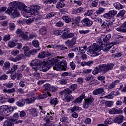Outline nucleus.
<instances>
[{
  "label": "nucleus",
  "mask_w": 126,
  "mask_h": 126,
  "mask_svg": "<svg viewBox=\"0 0 126 126\" xmlns=\"http://www.w3.org/2000/svg\"><path fill=\"white\" fill-rule=\"evenodd\" d=\"M114 66H115V64L113 63L99 65L98 67H95L93 71V74L95 75L98 74V73H100V72L106 73L109 70H112Z\"/></svg>",
  "instance_id": "f257e3e1"
},
{
  "label": "nucleus",
  "mask_w": 126,
  "mask_h": 126,
  "mask_svg": "<svg viewBox=\"0 0 126 126\" xmlns=\"http://www.w3.org/2000/svg\"><path fill=\"white\" fill-rule=\"evenodd\" d=\"M72 94V91L69 89V88L65 89L64 90L60 92V95H64V98L65 101H66L68 103L72 101L74 97L70 94Z\"/></svg>",
  "instance_id": "f03ea898"
},
{
  "label": "nucleus",
  "mask_w": 126,
  "mask_h": 126,
  "mask_svg": "<svg viewBox=\"0 0 126 126\" xmlns=\"http://www.w3.org/2000/svg\"><path fill=\"white\" fill-rule=\"evenodd\" d=\"M90 49L89 50V54L91 57H97L100 55L99 52L101 51V46L99 47L95 43H94L92 46H90Z\"/></svg>",
  "instance_id": "7ed1b4c3"
},
{
  "label": "nucleus",
  "mask_w": 126,
  "mask_h": 126,
  "mask_svg": "<svg viewBox=\"0 0 126 126\" xmlns=\"http://www.w3.org/2000/svg\"><path fill=\"white\" fill-rule=\"evenodd\" d=\"M67 68V64H66V61L65 60H63L59 61L53 66V69L54 70H57L58 71H62V70H66Z\"/></svg>",
  "instance_id": "20e7f679"
},
{
  "label": "nucleus",
  "mask_w": 126,
  "mask_h": 126,
  "mask_svg": "<svg viewBox=\"0 0 126 126\" xmlns=\"http://www.w3.org/2000/svg\"><path fill=\"white\" fill-rule=\"evenodd\" d=\"M14 111V108L9 105H3L0 107V113L5 114L6 116L10 115Z\"/></svg>",
  "instance_id": "39448f33"
},
{
  "label": "nucleus",
  "mask_w": 126,
  "mask_h": 126,
  "mask_svg": "<svg viewBox=\"0 0 126 126\" xmlns=\"http://www.w3.org/2000/svg\"><path fill=\"white\" fill-rule=\"evenodd\" d=\"M42 63V61L38 59H35L32 61L30 63V65L32 67V68L34 71L37 72L38 71V68L41 66Z\"/></svg>",
  "instance_id": "423d86ee"
},
{
  "label": "nucleus",
  "mask_w": 126,
  "mask_h": 126,
  "mask_svg": "<svg viewBox=\"0 0 126 126\" xmlns=\"http://www.w3.org/2000/svg\"><path fill=\"white\" fill-rule=\"evenodd\" d=\"M5 13L8 14V15H10L12 18H16V17H19V15L20 14L17 9H14L12 10H6L5 11Z\"/></svg>",
  "instance_id": "0eeeda50"
},
{
  "label": "nucleus",
  "mask_w": 126,
  "mask_h": 126,
  "mask_svg": "<svg viewBox=\"0 0 126 126\" xmlns=\"http://www.w3.org/2000/svg\"><path fill=\"white\" fill-rule=\"evenodd\" d=\"M84 101L83 107L84 109H88V107L94 102V98L91 95H90L87 98H85Z\"/></svg>",
  "instance_id": "6e6552de"
},
{
  "label": "nucleus",
  "mask_w": 126,
  "mask_h": 126,
  "mask_svg": "<svg viewBox=\"0 0 126 126\" xmlns=\"http://www.w3.org/2000/svg\"><path fill=\"white\" fill-rule=\"evenodd\" d=\"M50 68H51V66H50L49 63L44 62L43 63L42 62L41 65L39 67L38 70H40V71L46 72V71H48Z\"/></svg>",
  "instance_id": "1a4fd4ad"
},
{
  "label": "nucleus",
  "mask_w": 126,
  "mask_h": 126,
  "mask_svg": "<svg viewBox=\"0 0 126 126\" xmlns=\"http://www.w3.org/2000/svg\"><path fill=\"white\" fill-rule=\"evenodd\" d=\"M76 36H74L70 40L68 39L65 42V45H67L68 48H73V46L76 43Z\"/></svg>",
  "instance_id": "9d476101"
},
{
  "label": "nucleus",
  "mask_w": 126,
  "mask_h": 126,
  "mask_svg": "<svg viewBox=\"0 0 126 126\" xmlns=\"http://www.w3.org/2000/svg\"><path fill=\"white\" fill-rule=\"evenodd\" d=\"M94 95H97L98 96H104L105 95V91L104 88H100L94 90L93 92Z\"/></svg>",
  "instance_id": "9b49d317"
},
{
  "label": "nucleus",
  "mask_w": 126,
  "mask_h": 126,
  "mask_svg": "<svg viewBox=\"0 0 126 126\" xmlns=\"http://www.w3.org/2000/svg\"><path fill=\"white\" fill-rule=\"evenodd\" d=\"M82 24L87 27H90L93 24V21L88 18H85L81 21Z\"/></svg>",
  "instance_id": "f8f14e48"
},
{
  "label": "nucleus",
  "mask_w": 126,
  "mask_h": 126,
  "mask_svg": "<svg viewBox=\"0 0 126 126\" xmlns=\"http://www.w3.org/2000/svg\"><path fill=\"white\" fill-rule=\"evenodd\" d=\"M18 2L16 1L11 2L9 4V7L7 8V10H11L12 9H18Z\"/></svg>",
  "instance_id": "ddd939ff"
},
{
  "label": "nucleus",
  "mask_w": 126,
  "mask_h": 126,
  "mask_svg": "<svg viewBox=\"0 0 126 126\" xmlns=\"http://www.w3.org/2000/svg\"><path fill=\"white\" fill-rule=\"evenodd\" d=\"M110 115H117V114H123V110L121 109H117L113 108L109 110Z\"/></svg>",
  "instance_id": "4468645a"
},
{
  "label": "nucleus",
  "mask_w": 126,
  "mask_h": 126,
  "mask_svg": "<svg viewBox=\"0 0 126 126\" xmlns=\"http://www.w3.org/2000/svg\"><path fill=\"white\" fill-rule=\"evenodd\" d=\"M47 48H59L62 51H65V50H67V47H65L64 45H48L46 46Z\"/></svg>",
  "instance_id": "2eb2a0df"
},
{
  "label": "nucleus",
  "mask_w": 126,
  "mask_h": 126,
  "mask_svg": "<svg viewBox=\"0 0 126 126\" xmlns=\"http://www.w3.org/2000/svg\"><path fill=\"white\" fill-rule=\"evenodd\" d=\"M117 31L118 32H121L122 33H126V21L120 27L116 29Z\"/></svg>",
  "instance_id": "dca6fc26"
},
{
  "label": "nucleus",
  "mask_w": 126,
  "mask_h": 126,
  "mask_svg": "<svg viewBox=\"0 0 126 126\" xmlns=\"http://www.w3.org/2000/svg\"><path fill=\"white\" fill-rule=\"evenodd\" d=\"M113 121L114 123L116 124H122L124 122V116L123 115H120L114 118Z\"/></svg>",
  "instance_id": "f3484780"
},
{
  "label": "nucleus",
  "mask_w": 126,
  "mask_h": 126,
  "mask_svg": "<svg viewBox=\"0 0 126 126\" xmlns=\"http://www.w3.org/2000/svg\"><path fill=\"white\" fill-rule=\"evenodd\" d=\"M25 56L23 54H20L17 55L15 58H11V61L12 62H14V63H16V62H18V61H21L23 59H24Z\"/></svg>",
  "instance_id": "a211bd4d"
},
{
  "label": "nucleus",
  "mask_w": 126,
  "mask_h": 126,
  "mask_svg": "<svg viewBox=\"0 0 126 126\" xmlns=\"http://www.w3.org/2000/svg\"><path fill=\"white\" fill-rule=\"evenodd\" d=\"M49 56H51V54L48 52L42 51L39 53L37 57L38 59H45V58H48Z\"/></svg>",
  "instance_id": "6ab92c4d"
},
{
  "label": "nucleus",
  "mask_w": 126,
  "mask_h": 126,
  "mask_svg": "<svg viewBox=\"0 0 126 126\" xmlns=\"http://www.w3.org/2000/svg\"><path fill=\"white\" fill-rule=\"evenodd\" d=\"M82 110L81 107L78 106H74L73 107H70L68 109V113H74V112H77V111H81Z\"/></svg>",
  "instance_id": "aec40b11"
},
{
  "label": "nucleus",
  "mask_w": 126,
  "mask_h": 126,
  "mask_svg": "<svg viewBox=\"0 0 126 126\" xmlns=\"http://www.w3.org/2000/svg\"><path fill=\"white\" fill-rule=\"evenodd\" d=\"M51 85L50 84H45L43 85V88H44L45 91L47 92V94L50 97L52 96V95L50 94V90H51Z\"/></svg>",
  "instance_id": "412c9836"
},
{
  "label": "nucleus",
  "mask_w": 126,
  "mask_h": 126,
  "mask_svg": "<svg viewBox=\"0 0 126 126\" xmlns=\"http://www.w3.org/2000/svg\"><path fill=\"white\" fill-rule=\"evenodd\" d=\"M83 99H84V95H81L80 96L75 99L73 100V103H74V104L75 105H78V104H80V103L82 102V100H83Z\"/></svg>",
  "instance_id": "4be33fe9"
},
{
  "label": "nucleus",
  "mask_w": 126,
  "mask_h": 126,
  "mask_svg": "<svg viewBox=\"0 0 126 126\" xmlns=\"http://www.w3.org/2000/svg\"><path fill=\"white\" fill-rule=\"evenodd\" d=\"M111 48H112V47H111V46L109 44H101L100 45V49H101V50H102L105 52H108V51H109Z\"/></svg>",
  "instance_id": "5701e85b"
},
{
  "label": "nucleus",
  "mask_w": 126,
  "mask_h": 126,
  "mask_svg": "<svg viewBox=\"0 0 126 126\" xmlns=\"http://www.w3.org/2000/svg\"><path fill=\"white\" fill-rule=\"evenodd\" d=\"M32 14H34L35 12H37L38 10L41 9V6L39 5H33L32 6Z\"/></svg>",
  "instance_id": "b1692460"
},
{
  "label": "nucleus",
  "mask_w": 126,
  "mask_h": 126,
  "mask_svg": "<svg viewBox=\"0 0 126 126\" xmlns=\"http://www.w3.org/2000/svg\"><path fill=\"white\" fill-rule=\"evenodd\" d=\"M36 99H37L36 96H32L31 98H27L25 99V100L26 102V104H32V103H34V102H35Z\"/></svg>",
  "instance_id": "393cba45"
},
{
  "label": "nucleus",
  "mask_w": 126,
  "mask_h": 126,
  "mask_svg": "<svg viewBox=\"0 0 126 126\" xmlns=\"http://www.w3.org/2000/svg\"><path fill=\"white\" fill-rule=\"evenodd\" d=\"M30 114L34 117H38V112L35 108L30 109Z\"/></svg>",
  "instance_id": "a878e982"
},
{
  "label": "nucleus",
  "mask_w": 126,
  "mask_h": 126,
  "mask_svg": "<svg viewBox=\"0 0 126 126\" xmlns=\"http://www.w3.org/2000/svg\"><path fill=\"white\" fill-rule=\"evenodd\" d=\"M16 104L18 107H23L25 105V99H22L16 103Z\"/></svg>",
  "instance_id": "bb28decb"
},
{
  "label": "nucleus",
  "mask_w": 126,
  "mask_h": 126,
  "mask_svg": "<svg viewBox=\"0 0 126 126\" xmlns=\"http://www.w3.org/2000/svg\"><path fill=\"white\" fill-rule=\"evenodd\" d=\"M39 34L40 35H46L47 34V28L46 27L43 26L39 30Z\"/></svg>",
  "instance_id": "cd10ccee"
},
{
  "label": "nucleus",
  "mask_w": 126,
  "mask_h": 126,
  "mask_svg": "<svg viewBox=\"0 0 126 126\" xmlns=\"http://www.w3.org/2000/svg\"><path fill=\"white\" fill-rule=\"evenodd\" d=\"M50 103L52 106H55L56 105H58L59 101H58V99L57 98H51V99L50 100Z\"/></svg>",
  "instance_id": "c85d7f7f"
},
{
  "label": "nucleus",
  "mask_w": 126,
  "mask_h": 126,
  "mask_svg": "<svg viewBox=\"0 0 126 126\" xmlns=\"http://www.w3.org/2000/svg\"><path fill=\"white\" fill-rule=\"evenodd\" d=\"M82 11H83V8L80 7V8L72 10V13L73 14H77V13H80V12H82Z\"/></svg>",
  "instance_id": "c756f323"
},
{
  "label": "nucleus",
  "mask_w": 126,
  "mask_h": 126,
  "mask_svg": "<svg viewBox=\"0 0 126 126\" xmlns=\"http://www.w3.org/2000/svg\"><path fill=\"white\" fill-rule=\"evenodd\" d=\"M28 32H23V34H22V36H21L20 38H22L26 41H29V36H28Z\"/></svg>",
  "instance_id": "7c9ffc66"
},
{
  "label": "nucleus",
  "mask_w": 126,
  "mask_h": 126,
  "mask_svg": "<svg viewBox=\"0 0 126 126\" xmlns=\"http://www.w3.org/2000/svg\"><path fill=\"white\" fill-rule=\"evenodd\" d=\"M64 5L66 6V4H65L63 1H60V2H57L56 8L60 9V8L63 7Z\"/></svg>",
  "instance_id": "2f4dec72"
},
{
  "label": "nucleus",
  "mask_w": 126,
  "mask_h": 126,
  "mask_svg": "<svg viewBox=\"0 0 126 126\" xmlns=\"http://www.w3.org/2000/svg\"><path fill=\"white\" fill-rule=\"evenodd\" d=\"M25 7V4L23 2H18V8L20 10H24Z\"/></svg>",
  "instance_id": "473e14b6"
},
{
  "label": "nucleus",
  "mask_w": 126,
  "mask_h": 126,
  "mask_svg": "<svg viewBox=\"0 0 126 126\" xmlns=\"http://www.w3.org/2000/svg\"><path fill=\"white\" fill-rule=\"evenodd\" d=\"M113 5L115 7V8L116 9H118V10L124 8V5H122L119 2L115 3L114 4H113Z\"/></svg>",
  "instance_id": "72a5a7b5"
},
{
  "label": "nucleus",
  "mask_w": 126,
  "mask_h": 126,
  "mask_svg": "<svg viewBox=\"0 0 126 126\" xmlns=\"http://www.w3.org/2000/svg\"><path fill=\"white\" fill-rule=\"evenodd\" d=\"M10 67V63L9 62H6L4 63V65L3 66V69L4 70H7L9 69Z\"/></svg>",
  "instance_id": "f704fd0d"
},
{
  "label": "nucleus",
  "mask_w": 126,
  "mask_h": 126,
  "mask_svg": "<svg viewBox=\"0 0 126 126\" xmlns=\"http://www.w3.org/2000/svg\"><path fill=\"white\" fill-rule=\"evenodd\" d=\"M125 14H126V10L124 9L121 10L119 12L117 15L116 16V17L117 18L119 17H124Z\"/></svg>",
  "instance_id": "c9c22d12"
},
{
  "label": "nucleus",
  "mask_w": 126,
  "mask_h": 126,
  "mask_svg": "<svg viewBox=\"0 0 126 126\" xmlns=\"http://www.w3.org/2000/svg\"><path fill=\"white\" fill-rule=\"evenodd\" d=\"M120 82V81L116 80L111 83L109 86H108V89H113V88H115L116 87V84L117 83H119Z\"/></svg>",
  "instance_id": "e433bc0d"
},
{
  "label": "nucleus",
  "mask_w": 126,
  "mask_h": 126,
  "mask_svg": "<svg viewBox=\"0 0 126 126\" xmlns=\"http://www.w3.org/2000/svg\"><path fill=\"white\" fill-rule=\"evenodd\" d=\"M14 123L11 121H5L4 122L3 126H13Z\"/></svg>",
  "instance_id": "4c0bfd02"
},
{
  "label": "nucleus",
  "mask_w": 126,
  "mask_h": 126,
  "mask_svg": "<svg viewBox=\"0 0 126 126\" xmlns=\"http://www.w3.org/2000/svg\"><path fill=\"white\" fill-rule=\"evenodd\" d=\"M101 26L102 28H106V31L108 32H109V31H110V30H111V29H110V28H109V27L108 26L107 22H103V23L101 24Z\"/></svg>",
  "instance_id": "58836bf2"
},
{
  "label": "nucleus",
  "mask_w": 126,
  "mask_h": 126,
  "mask_svg": "<svg viewBox=\"0 0 126 126\" xmlns=\"http://www.w3.org/2000/svg\"><path fill=\"white\" fill-rule=\"evenodd\" d=\"M19 117V116L18 115V113H15L13 114V116L12 117V118L11 119V120L13 122H16V121H17V120H18Z\"/></svg>",
  "instance_id": "ea45409f"
},
{
  "label": "nucleus",
  "mask_w": 126,
  "mask_h": 126,
  "mask_svg": "<svg viewBox=\"0 0 126 126\" xmlns=\"http://www.w3.org/2000/svg\"><path fill=\"white\" fill-rule=\"evenodd\" d=\"M105 10H106V9H105L102 7H99V8L97 10H96V13L97 15H100L101 13L105 12Z\"/></svg>",
  "instance_id": "a19ab883"
},
{
  "label": "nucleus",
  "mask_w": 126,
  "mask_h": 126,
  "mask_svg": "<svg viewBox=\"0 0 126 126\" xmlns=\"http://www.w3.org/2000/svg\"><path fill=\"white\" fill-rule=\"evenodd\" d=\"M5 100H6V97L4 94H0V104H3V103H5Z\"/></svg>",
  "instance_id": "79ce46f5"
},
{
  "label": "nucleus",
  "mask_w": 126,
  "mask_h": 126,
  "mask_svg": "<svg viewBox=\"0 0 126 126\" xmlns=\"http://www.w3.org/2000/svg\"><path fill=\"white\" fill-rule=\"evenodd\" d=\"M57 0H45L43 2L45 4H51V3H56Z\"/></svg>",
  "instance_id": "37998d69"
},
{
  "label": "nucleus",
  "mask_w": 126,
  "mask_h": 126,
  "mask_svg": "<svg viewBox=\"0 0 126 126\" xmlns=\"http://www.w3.org/2000/svg\"><path fill=\"white\" fill-rule=\"evenodd\" d=\"M17 68H18V65H14L10 69L8 70V73H10L11 72H13L14 71H15V70H17Z\"/></svg>",
  "instance_id": "c03bdc74"
},
{
  "label": "nucleus",
  "mask_w": 126,
  "mask_h": 126,
  "mask_svg": "<svg viewBox=\"0 0 126 126\" xmlns=\"http://www.w3.org/2000/svg\"><path fill=\"white\" fill-rule=\"evenodd\" d=\"M104 124L105 126L107 125H111V124H113V119L112 118H108L104 122Z\"/></svg>",
  "instance_id": "a18cd8bd"
},
{
  "label": "nucleus",
  "mask_w": 126,
  "mask_h": 126,
  "mask_svg": "<svg viewBox=\"0 0 126 126\" xmlns=\"http://www.w3.org/2000/svg\"><path fill=\"white\" fill-rule=\"evenodd\" d=\"M63 19L66 23H69L71 21V19H70L68 16H63Z\"/></svg>",
  "instance_id": "49530a36"
},
{
  "label": "nucleus",
  "mask_w": 126,
  "mask_h": 126,
  "mask_svg": "<svg viewBox=\"0 0 126 126\" xmlns=\"http://www.w3.org/2000/svg\"><path fill=\"white\" fill-rule=\"evenodd\" d=\"M38 52V49H32L30 50L28 52L29 56H30V55H32V56H34V55H36Z\"/></svg>",
  "instance_id": "de8ad7c7"
},
{
  "label": "nucleus",
  "mask_w": 126,
  "mask_h": 126,
  "mask_svg": "<svg viewBox=\"0 0 126 126\" xmlns=\"http://www.w3.org/2000/svg\"><path fill=\"white\" fill-rule=\"evenodd\" d=\"M24 11H26L27 13H31L32 14V12L33 11V10H32V8H30L29 7H25V8L24 9Z\"/></svg>",
  "instance_id": "09e8293b"
},
{
  "label": "nucleus",
  "mask_w": 126,
  "mask_h": 126,
  "mask_svg": "<svg viewBox=\"0 0 126 126\" xmlns=\"http://www.w3.org/2000/svg\"><path fill=\"white\" fill-rule=\"evenodd\" d=\"M3 86H5V87H6L7 88H11L13 87V86H14V84H13V83L10 82L6 84H3Z\"/></svg>",
  "instance_id": "8fccbe9b"
},
{
  "label": "nucleus",
  "mask_w": 126,
  "mask_h": 126,
  "mask_svg": "<svg viewBox=\"0 0 126 126\" xmlns=\"http://www.w3.org/2000/svg\"><path fill=\"white\" fill-rule=\"evenodd\" d=\"M23 31L20 29H18L16 31V34L20 38L23 34Z\"/></svg>",
  "instance_id": "3c124183"
},
{
  "label": "nucleus",
  "mask_w": 126,
  "mask_h": 126,
  "mask_svg": "<svg viewBox=\"0 0 126 126\" xmlns=\"http://www.w3.org/2000/svg\"><path fill=\"white\" fill-rule=\"evenodd\" d=\"M111 37H112V35H111V34H107L105 36L104 38H103V41L105 43H107V41H109V40L111 39Z\"/></svg>",
  "instance_id": "603ef678"
},
{
  "label": "nucleus",
  "mask_w": 126,
  "mask_h": 126,
  "mask_svg": "<svg viewBox=\"0 0 126 126\" xmlns=\"http://www.w3.org/2000/svg\"><path fill=\"white\" fill-rule=\"evenodd\" d=\"M48 97V94H45L39 96H38L37 97V100H42V99H45V98H47Z\"/></svg>",
  "instance_id": "864d4df0"
},
{
  "label": "nucleus",
  "mask_w": 126,
  "mask_h": 126,
  "mask_svg": "<svg viewBox=\"0 0 126 126\" xmlns=\"http://www.w3.org/2000/svg\"><path fill=\"white\" fill-rule=\"evenodd\" d=\"M9 30H10V31H13V30L15 29V27H16L15 24L13 23H10L9 25Z\"/></svg>",
  "instance_id": "5fc2aeb1"
},
{
  "label": "nucleus",
  "mask_w": 126,
  "mask_h": 126,
  "mask_svg": "<svg viewBox=\"0 0 126 126\" xmlns=\"http://www.w3.org/2000/svg\"><path fill=\"white\" fill-rule=\"evenodd\" d=\"M15 46H16V43H15V42L10 41L8 42V46L9 48H14Z\"/></svg>",
  "instance_id": "6e6d98bb"
},
{
  "label": "nucleus",
  "mask_w": 126,
  "mask_h": 126,
  "mask_svg": "<svg viewBox=\"0 0 126 126\" xmlns=\"http://www.w3.org/2000/svg\"><path fill=\"white\" fill-rule=\"evenodd\" d=\"M71 72H64L62 73L61 76L63 77H65V76H71Z\"/></svg>",
  "instance_id": "4d7b16f0"
},
{
  "label": "nucleus",
  "mask_w": 126,
  "mask_h": 126,
  "mask_svg": "<svg viewBox=\"0 0 126 126\" xmlns=\"http://www.w3.org/2000/svg\"><path fill=\"white\" fill-rule=\"evenodd\" d=\"M32 45L33 47H39V46L40 45V42H39V41L37 40H34L33 41H32Z\"/></svg>",
  "instance_id": "13d9d810"
},
{
  "label": "nucleus",
  "mask_w": 126,
  "mask_h": 126,
  "mask_svg": "<svg viewBox=\"0 0 126 126\" xmlns=\"http://www.w3.org/2000/svg\"><path fill=\"white\" fill-rule=\"evenodd\" d=\"M55 14H56L54 12H50L46 15V18L47 19H50L51 17H54V16H55Z\"/></svg>",
  "instance_id": "bf43d9fd"
},
{
  "label": "nucleus",
  "mask_w": 126,
  "mask_h": 126,
  "mask_svg": "<svg viewBox=\"0 0 126 126\" xmlns=\"http://www.w3.org/2000/svg\"><path fill=\"white\" fill-rule=\"evenodd\" d=\"M98 1H99L98 0H94L93 1L91 4L92 6L93 7H97V5H98Z\"/></svg>",
  "instance_id": "052dcab7"
},
{
  "label": "nucleus",
  "mask_w": 126,
  "mask_h": 126,
  "mask_svg": "<svg viewBox=\"0 0 126 126\" xmlns=\"http://www.w3.org/2000/svg\"><path fill=\"white\" fill-rule=\"evenodd\" d=\"M64 25L63 22L62 21H59L55 24V26L57 27H63Z\"/></svg>",
  "instance_id": "680f3d73"
},
{
  "label": "nucleus",
  "mask_w": 126,
  "mask_h": 126,
  "mask_svg": "<svg viewBox=\"0 0 126 126\" xmlns=\"http://www.w3.org/2000/svg\"><path fill=\"white\" fill-rule=\"evenodd\" d=\"M58 90V89L55 87V86H52L50 87V90L49 93H53V92H56Z\"/></svg>",
  "instance_id": "e2e57ef3"
},
{
  "label": "nucleus",
  "mask_w": 126,
  "mask_h": 126,
  "mask_svg": "<svg viewBox=\"0 0 126 126\" xmlns=\"http://www.w3.org/2000/svg\"><path fill=\"white\" fill-rule=\"evenodd\" d=\"M70 88L72 90V91H75L77 89V85L75 84H72L70 86Z\"/></svg>",
  "instance_id": "0e129e2a"
},
{
  "label": "nucleus",
  "mask_w": 126,
  "mask_h": 126,
  "mask_svg": "<svg viewBox=\"0 0 126 126\" xmlns=\"http://www.w3.org/2000/svg\"><path fill=\"white\" fill-rule=\"evenodd\" d=\"M8 77L7 75L3 74L0 76V80H6Z\"/></svg>",
  "instance_id": "69168bd1"
},
{
  "label": "nucleus",
  "mask_w": 126,
  "mask_h": 126,
  "mask_svg": "<svg viewBox=\"0 0 126 126\" xmlns=\"http://www.w3.org/2000/svg\"><path fill=\"white\" fill-rule=\"evenodd\" d=\"M113 103L111 101H107L105 103V105L106 107H112Z\"/></svg>",
  "instance_id": "338daca9"
},
{
  "label": "nucleus",
  "mask_w": 126,
  "mask_h": 126,
  "mask_svg": "<svg viewBox=\"0 0 126 126\" xmlns=\"http://www.w3.org/2000/svg\"><path fill=\"white\" fill-rule=\"evenodd\" d=\"M18 54H19V50H18L17 49H14L11 52V55L14 56L18 55Z\"/></svg>",
  "instance_id": "774afa93"
}]
</instances>
